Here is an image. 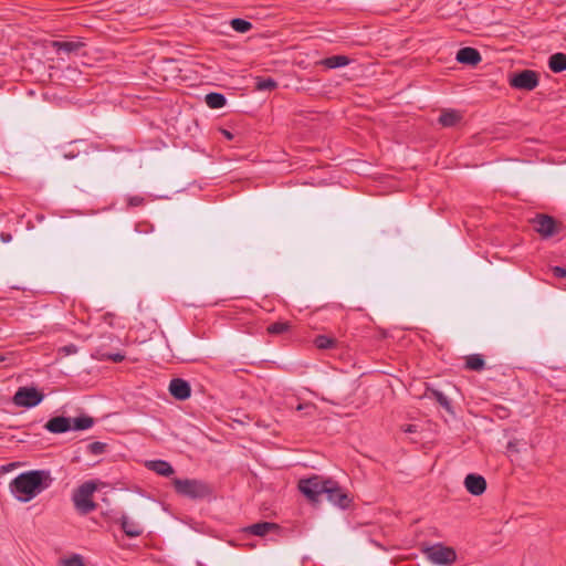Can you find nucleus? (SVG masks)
Masks as SVG:
<instances>
[{"label":"nucleus","instance_id":"1","mask_svg":"<svg viewBox=\"0 0 566 566\" xmlns=\"http://www.w3.org/2000/svg\"><path fill=\"white\" fill-rule=\"evenodd\" d=\"M52 483L50 472L32 470L19 474L11 483L10 491L21 502H29L46 490Z\"/></svg>","mask_w":566,"mask_h":566},{"label":"nucleus","instance_id":"2","mask_svg":"<svg viewBox=\"0 0 566 566\" xmlns=\"http://www.w3.org/2000/svg\"><path fill=\"white\" fill-rule=\"evenodd\" d=\"M96 489L97 485L93 481H87L74 491L72 500L80 514L85 515L96 509V503L92 500Z\"/></svg>","mask_w":566,"mask_h":566},{"label":"nucleus","instance_id":"3","mask_svg":"<svg viewBox=\"0 0 566 566\" xmlns=\"http://www.w3.org/2000/svg\"><path fill=\"white\" fill-rule=\"evenodd\" d=\"M172 483L177 493L193 500L203 499L211 493L210 486L200 480L175 479Z\"/></svg>","mask_w":566,"mask_h":566},{"label":"nucleus","instance_id":"4","mask_svg":"<svg viewBox=\"0 0 566 566\" xmlns=\"http://www.w3.org/2000/svg\"><path fill=\"white\" fill-rule=\"evenodd\" d=\"M421 551L426 558L433 565L450 566L457 560L455 551L441 543L424 546Z\"/></svg>","mask_w":566,"mask_h":566},{"label":"nucleus","instance_id":"5","mask_svg":"<svg viewBox=\"0 0 566 566\" xmlns=\"http://www.w3.org/2000/svg\"><path fill=\"white\" fill-rule=\"evenodd\" d=\"M531 223L533 229L543 238H552L563 231V223L554 219L553 217L544 213L536 214Z\"/></svg>","mask_w":566,"mask_h":566},{"label":"nucleus","instance_id":"6","mask_svg":"<svg viewBox=\"0 0 566 566\" xmlns=\"http://www.w3.org/2000/svg\"><path fill=\"white\" fill-rule=\"evenodd\" d=\"M328 479L313 475L298 481L300 492L311 502H318L319 496L324 493Z\"/></svg>","mask_w":566,"mask_h":566},{"label":"nucleus","instance_id":"7","mask_svg":"<svg viewBox=\"0 0 566 566\" xmlns=\"http://www.w3.org/2000/svg\"><path fill=\"white\" fill-rule=\"evenodd\" d=\"M323 494L326 495L331 503L340 509H347L352 503V497L348 495V493L343 488H340L336 481L331 479L327 480V484Z\"/></svg>","mask_w":566,"mask_h":566},{"label":"nucleus","instance_id":"8","mask_svg":"<svg viewBox=\"0 0 566 566\" xmlns=\"http://www.w3.org/2000/svg\"><path fill=\"white\" fill-rule=\"evenodd\" d=\"M44 398V395L34 387H21L13 396L14 405L24 408L38 406Z\"/></svg>","mask_w":566,"mask_h":566},{"label":"nucleus","instance_id":"9","mask_svg":"<svg viewBox=\"0 0 566 566\" xmlns=\"http://www.w3.org/2000/svg\"><path fill=\"white\" fill-rule=\"evenodd\" d=\"M512 87L532 91L538 85V75L535 71L524 70L511 77Z\"/></svg>","mask_w":566,"mask_h":566},{"label":"nucleus","instance_id":"10","mask_svg":"<svg viewBox=\"0 0 566 566\" xmlns=\"http://www.w3.org/2000/svg\"><path fill=\"white\" fill-rule=\"evenodd\" d=\"M169 392L178 400H186L191 395V388L188 381L181 378H174L169 384Z\"/></svg>","mask_w":566,"mask_h":566},{"label":"nucleus","instance_id":"11","mask_svg":"<svg viewBox=\"0 0 566 566\" xmlns=\"http://www.w3.org/2000/svg\"><path fill=\"white\" fill-rule=\"evenodd\" d=\"M464 486L472 495H481L486 490V481L482 475L468 474L464 479Z\"/></svg>","mask_w":566,"mask_h":566},{"label":"nucleus","instance_id":"12","mask_svg":"<svg viewBox=\"0 0 566 566\" xmlns=\"http://www.w3.org/2000/svg\"><path fill=\"white\" fill-rule=\"evenodd\" d=\"M44 428L52 433H64L72 430V419L59 416L50 419Z\"/></svg>","mask_w":566,"mask_h":566},{"label":"nucleus","instance_id":"13","mask_svg":"<svg viewBox=\"0 0 566 566\" xmlns=\"http://www.w3.org/2000/svg\"><path fill=\"white\" fill-rule=\"evenodd\" d=\"M481 59L480 52L470 46L462 48L457 53V61L462 64L476 65L481 62Z\"/></svg>","mask_w":566,"mask_h":566},{"label":"nucleus","instance_id":"14","mask_svg":"<svg viewBox=\"0 0 566 566\" xmlns=\"http://www.w3.org/2000/svg\"><path fill=\"white\" fill-rule=\"evenodd\" d=\"M120 526L123 532L129 537H138L143 533V527L140 524L126 515L122 516Z\"/></svg>","mask_w":566,"mask_h":566},{"label":"nucleus","instance_id":"15","mask_svg":"<svg viewBox=\"0 0 566 566\" xmlns=\"http://www.w3.org/2000/svg\"><path fill=\"white\" fill-rule=\"evenodd\" d=\"M280 526L272 522H260L250 525L247 531L254 536H265L271 532H277Z\"/></svg>","mask_w":566,"mask_h":566},{"label":"nucleus","instance_id":"16","mask_svg":"<svg viewBox=\"0 0 566 566\" xmlns=\"http://www.w3.org/2000/svg\"><path fill=\"white\" fill-rule=\"evenodd\" d=\"M146 467L161 476H169L174 473V468L165 460L148 461Z\"/></svg>","mask_w":566,"mask_h":566},{"label":"nucleus","instance_id":"17","mask_svg":"<svg viewBox=\"0 0 566 566\" xmlns=\"http://www.w3.org/2000/svg\"><path fill=\"white\" fill-rule=\"evenodd\" d=\"M462 116L458 111H444L439 116V123L444 127H452L455 126L460 120Z\"/></svg>","mask_w":566,"mask_h":566},{"label":"nucleus","instance_id":"18","mask_svg":"<svg viewBox=\"0 0 566 566\" xmlns=\"http://www.w3.org/2000/svg\"><path fill=\"white\" fill-rule=\"evenodd\" d=\"M549 69L555 73H560L566 71V54L565 53H555L549 56L548 60Z\"/></svg>","mask_w":566,"mask_h":566},{"label":"nucleus","instance_id":"19","mask_svg":"<svg viewBox=\"0 0 566 566\" xmlns=\"http://www.w3.org/2000/svg\"><path fill=\"white\" fill-rule=\"evenodd\" d=\"M485 367V361L482 355L471 354L465 357V368L473 371H481Z\"/></svg>","mask_w":566,"mask_h":566},{"label":"nucleus","instance_id":"20","mask_svg":"<svg viewBox=\"0 0 566 566\" xmlns=\"http://www.w3.org/2000/svg\"><path fill=\"white\" fill-rule=\"evenodd\" d=\"M52 46L56 50V52L63 51L69 54L78 51L83 44L75 41H53Z\"/></svg>","mask_w":566,"mask_h":566},{"label":"nucleus","instance_id":"21","mask_svg":"<svg viewBox=\"0 0 566 566\" xmlns=\"http://www.w3.org/2000/svg\"><path fill=\"white\" fill-rule=\"evenodd\" d=\"M322 64L328 69H337L349 64V59L345 55H333L324 59Z\"/></svg>","mask_w":566,"mask_h":566},{"label":"nucleus","instance_id":"22","mask_svg":"<svg viewBox=\"0 0 566 566\" xmlns=\"http://www.w3.org/2000/svg\"><path fill=\"white\" fill-rule=\"evenodd\" d=\"M205 101L210 108H221L227 102L223 94L214 92L207 94Z\"/></svg>","mask_w":566,"mask_h":566},{"label":"nucleus","instance_id":"23","mask_svg":"<svg viewBox=\"0 0 566 566\" xmlns=\"http://www.w3.org/2000/svg\"><path fill=\"white\" fill-rule=\"evenodd\" d=\"M94 424V419L88 416H82L72 420V430H86Z\"/></svg>","mask_w":566,"mask_h":566},{"label":"nucleus","instance_id":"24","mask_svg":"<svg viewBox=\"0 0 566 566\" xmlns=\"http://www.w3.org/2000/svg\"><path fill=\"white\" fill-rule=\"evenodd\" d=\"M230 25L239 33H245L252 29V23L250 21L240 18L232 19L230 21Z\"/></svg>","mask_w":566,"mask_h":566},{"label":"nucleus","instance_id":"25","mask_svg":"<svg viewBox=\"0 0 566 566\" xmlns=\"http://www.w3.org/2000/svg\"><path fill=\"white\" fill-rule=\"evenodd\" d=\"M314 344L319 349H328L335 346L336 339L326 335H318L314 339Z\"/></svg>","mask_w":566,"mask_h":566},{"label":"nucleus","instance_id":"26","mask_svg":"<svg viewBox=\"0 0 566 566\" xmlns=\"http://www.w3.org/2000/svg\"><path fill=\"white\" fill-rule=\"evenodd\" d=\"M290 327L291 326L287 322H276L268 326V333L279 335L289 331Z\"/></svg>","mask_w":566,"mask_h":566},{"label":"nucleus","instance_id":"27","mask_svg":"<svg viewBox=\"0 0 566 566\" xmlns=\"http://www.w3.org/2000/svg\"><path fill=\"white\" fill-rule=\"evenodd\" d=\"M276 85L277 84L273 78L268 77V78H259L256 81L255 87L258 91H271V90L275 88Z\"/></svg>","mask_w":566,"mask_h":566},{"label":"nucleus","instance_id":"28","mask_svg":"<svg viewBox=\"0 0 566 566\" xmlns=\"http://www.w3.org/2000/svg\"><path fill=\"white\" fill-rule=\"evenodd\" d=\"M432 395L442 408H444L447 411H451V402L443 392L433 390Z\"/></svg>","mask_w":566,"mask_h":566},{"label":"nucleus","instance_id":"29","mask_svg":"<svg viewBox=\"0 0 566 566\" xmlns=\"http://www.w3.org/2000/svg\"><path fill=\"white\" fill-rule=\"evenodd\" d=\"M105 447H106L105 443L96 441V442L90 443L87 446V450L90 453H92L94 455H98L105 451Z\"/></svg>","mask_w":566,"mask_h":566},{"label":"nucleus","instance_id":"30","mask_svg":"<svg viewBox=\"0 0 566 566\" xmlns=\"http://www.w3.org/2000/svg\"><path fill=\"white\" fill-rule=\"evenodd\" d=\"M64 566H84L83 558L80 555H73L62 560Z\"/></svg>","mask_w":566,"mask_h":566},{"label":"nucleus","instance_id":"31","mask_svg":"<svg viewBox=\"0 0 566 566\" xmlns=\"http://www.w3.org/2000/svg\"><path fill=\"white\" fill-rule=\"evenodd\" d=\"M77 353V347L73 344L65 345L59 349V354H63L64 356L73 355Z\"/></svg>","mask_w":566,"mask_h":566},{"label":"nucleus","instance_id":"32","mask_svg":"<svg viewBox=\"0 0 566 566\" xmlns=\"http://www.w3.org/2000/svg\"><path fill=\"white\" fill-rule=\"evenodd\" d=\"M125 356L120 353H115V354H103L101 356V359H109L114 363H119L122 360H124Z\"/></svg>","mask_w":566,"mask_h":566},{"label":"nucleus","instance_id":"33","mask_svg":"<svg viewBox=\"0 0 566 566\" xmlns=\"http://www.w3.org/2000/svg\"><path fill=\"white\" fill-rule=\"evenodd\" d=\"M316 407L313 405V403H310V402H306V403H298L297 407H296V410L297 411H302V410H305L306 411V415H313V412L315 411Z\"/></svg>","mask_w":566,"mask_h":566},{"label":"nucleus","instance_id":"34","mask_svg":"<svg viewBox=\"0 0 566 566\" xmlns=\"http://www.w3.org/2000/svg\"><path fill=\"white\" fill-rule=\"evenodd\" d=\"M552 272H553L554 276H556V277H566V269L565 268L554 266L552 269Z\"/></svg>","mask_w":566,"mask_h":566},{"label":"nucleus","instance_id":"35","mask_svg":"<svg viewBox=\"0 0 566 566\" xmlns=\"http://www.w3.org/2000/svg\"><path fill=\"white\" fill-rule=\"evenodd\" d=\"M128 203H129V206H133V207L139 206L143 203V198L138 197V196L132 197V198H129Z\"/></svg>","mask_w":566,"mask_h":566},{"label":"nucleus","instance_id":"36","mask_svg":"<svg viewBox=\"0 0 566 566\" xmlns=\"http://www.w3.org/2000/svg\"><path fill=\"white\" fill-rule=\"evenodd\" d=\"M403 432L406 433H413L417 431V426L416 424H407L402 428Z\"/></svg>","mask_w":566,"mask_h":566},{"label":"nucleus","instance_id":"37","mask_svg":"<svg viewBox=\"0 0 566 566\" xmlns=\"http://www.w3.org/2000/svg\"><path fill=\"white\" fill-rule=\"evenodd\" d=\"M222 134L224 135V137L227 139H232L233 138V135L230 132L226 130V129L222 130Z\"/></svg>","mask_w":566,"mask_h":566},{"label":"nucleus","instance_id":"38","mask_svg":"<svg viewBox=\"0 0 566 566\" xmlns=\"http://www.w3.org/2000/svg\"><path fill=\"white\" fill-rule=\"evenodd\" d=\"M13 467H14V464H13V463L9 464L8 467L2 465V467H1L2 473H3V472H8V471H10V470H11V468H13Z\"/></svg>","mask_w":566,"mask_h":566},{"label":"nucleus","instance_id":"39","mask_svg":"<svg viewBox=\"0 0 566 566\" xmlns=\"http://www.w3.org/2000/svg\"><path fill=\"white\" fill-rule=\"evenodd\" d=\"M1 240H2V242H8V241H10V240H11V235H4V234L2 233Z\"/></svg>","mask_w":566,"mask_h":566}]
</instances>
